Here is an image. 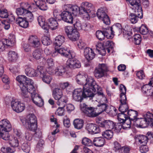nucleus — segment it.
<instances>
[{"mask_svg": "<svg viewBox=\"0 0 153 153\" xmlns=\"http://www.w3.org/2000/svg\"><path fill=\"white\" fill-rule=\"evenodd\" d=\"M16 80L19 83V85L22 91V95L23 99L30 100L28 90L31 89V86H33V82L31 79L27 78L25 76L20 75L16 78Z\"/></svg>", "mask_w": 153, "mask_h": 153, "instance_id": "nucleus-1", "label": "nucleus"}, {"mask_svg": "<svg viewBox=\"0 0 153 153\" xmlns=\"http://www.w3.org/2000/svg\"><path fill=\"white\" fill-rule=\"evenodd\" d=\"M76 81L78 84L91 89L93 91H95L96 89H98V85L96 84L94 78L86 74L79 73L76 76Z\"/></svg>", "mask_w": 153, "mask_h": 153, "instance_id": "nucleus-2", "label": "nucleus"}, {"mask_svg": "<svg viewBox=\"0 0 153 153\" xmlns=\"http://www.w3.org/2000/svg\"><path fill=\"white\" fill-rule=\"evenodd\" d=\"M93 96L92 92L91 89L83 87L82 88L75 89L73 92V98L75 101L81 102L84 98L90 97Z\"/></svg>", "mask_w": 153, "mask_h": 153, "instance_id": "nucleus-3", "label": "nucleus"}, {"mask_svg": "<svg viewBox=\"0 0 153 153\" xmlns=\"http://www.w3.org/2000/svg\"><path fill=\"white\" fill-rule=\"evenodd\" d=\"M21 121L23 125L27 129L34 131L37 129V120L34 114H29Z\"/></svg>", "mask_w": 153, "mask_h": 153, "instance_id": "nucleus-4", "label": "nucleus"}, {"mask_svg": "<svg viewBox=\"0 0 153 153\" xmlns=\"http://www.w3.org/2000/svg\"><path fill=\"white\" fill-rule=\"evenodd\" d=\"M136 122L139 124L137 125L140 127L144 128L148 126L153 125V114L149 112H147L144 115V118H138Z\"/></svg>", "mask_w": 153, "mask_h": 153, "instance_id": "nucleus-5", "label": "nucleus"}, {"mask_svg": "<svg viewBox=\"0 0 153 153\" xmlns=\"http://www.w3.org/2000/svg\"><path fill=\"white\" fill-rule=\"evenodd\" d=\"M31 89L28 90V92L30 95V94L31 97L33 102L36 105L39 106H42L44 104L43 100L41 97L37 94L36 88L34 86H31Z\"/></svg>", "mask_w": 153, "mask_h": 153, "instance_id": "nucleus-6", "label": "nucleus"}, {"mask_svg": "<svg viewBox=\"0 0 153 153\" xmlns=\"http://www.w3.org/2000/svg\"><path fill=\"white\" fill-rule=\"evenodd\" d=\"M95 9L93 5L88 2H82L80 7L76 5L65 4L62 6L63 10H90Z\"/></svg>", "mask_w": 153, "mask_h": 153, "instance_id": "nucleus-7", "label": "nucleus"}, {"mask_svg": "<svg viewBox=\"0 0 153 153\" xmlns=\"http://www.w3.org/2000/svg\"><path fill=\"white\" fill-rule=\"evenodd\" d=\"M16 42L15 37L13 34L9 35L8 39H4L0 41V51H2L7 46H12Z\"/></svg>", "mask_w": 153, "mask_h": 153, "instance_id": "nucleus-8", "label": "nucleus"}, {"mask_svg": "<svg viewBox=\"0 0 153 153\" xmlns=\"http://www.w3.org/2000/svg\"><path fill=\"white\" fill-rule=\"evenodd\" d=\"M52 95L53 98L57 100V104H59V103L67 102V97L65 95H63L61 89L58 88H56L53 91Z\"/></svg>", "mask_w": 153, "mask_h": 153, "instance_id": "nucleus-9", "label": "nucleus"}, {"mask_svg": "<svg viewBox=\"0 0 153 153\" xmlns=\"http://www.w3.org/2000/svg\"><path fill=\"white\" fill-rule=\"evenodd\" d=\"M108 71L107 66L104 64H100L96 68L94 72L95 76L98 79L106 76V72Z\"/></svg>", "mask_w": 153, "mask_h": 153, "instance_id": "nucleus-10", "label": "nucleus"}, {"mask_svg": "<svg viewBox=\"0 0 153 153\" xmlns=\"http://www.w3.org/2000/svg\"><path fill=\"white\" fill-rule=\"evenodd\" d=\"M75 54L73 52V55H70L69 59L67 60L66 63L67 67L71 69L79 68L81 65L80 62L76 59L74 58Z\"/></svg>", "mask_w": 153, "mask_h": 153, "instance_id": "nucleus-11", "label": "nucleus"}, {"mask_svg": "<svg viewBox=\"0 0 153 153\" xmlns=\"http://www.w3.org/2000/svg\"><path fill=\"white\" fill-rule=\"evenodd\" d=\"M98 86V89H96L94 91H93L91 89V91L92 92L93 96L91 97H94L96 100V101L100 103L101 102H107V100L105 95L104 94L102 91L101 90L100 87Z\"/></svg>", "mask_w": 153, "mask_h": 153, "instance_id": "nucleus-12", "label": "nucleus"}, {"mask_svg": "<svg viewBox=\"0 0 153 153\" xmlns=\"http://www.w3.org/2000/svg\"><path fill=\"white\" fill-rule=\"evenodd\" d=\"M108 31L110 35L111 34L113 36L117 34L119 35L122 32V28L121 25L119 23H117L113 25L111 27L107 28Z\"/></svg>", "mask_w": 153, "mask_h": 153, "instance_id": "nucleus-13", "label": "nucleus"}, {"mask_svg": "<svg viewBox=\"0 0 153 153\" xmlns=\"http://www.w3.org/2000/svg\"><path fill=\"white\" fill-rule=\"evenodd\" d=\"M11 106L13 110L17 113L22 112L25 108L23 103L17 100H13L11 101Z\"/></svg>", "mask_w": 153, "mask_h": 153, "instance_id": "nucleus-14", "label": "nucleus"}, {"mask_svg": "<svg viewBox=\"0 0 153 153\" xmlns=\"http://www.w3.org/2000/svg\"><path fill=\"white\" fill-rule=\"evenodd\" d=\"M28 10L29 9H39L40 10H46L43 8V6H40L37 3L29 5L28 3H22L20 4V7L18 8L17 10Z\"/></svg>", "mask_w": 153, "mask_h": 153, "instance_id": "nucleus-15", "label": "nucleus"}, {"mask_svg": "<svg viewBox=\"0 0 153 153\" xmlns=\"http://www.w3.org/2000/svg\"><path fill=\"white\" fill-rule=\"evenodd\" d=\"M62 19L65 22L72 24L73 23V18L72 13L69 11L64 10L59 14Z\"/></svg>", "mask_w": 153, "mask_h": 153, "instance_id": "nucleus-16", "label": "nucleus"}, {"mask_svg": "<svg viewBox=\"0 0 153 153\" xmlns=\"http://www.w3.org/2000/svg\"><path fill=\"white\" fill-rule=\"evenodd\" d=\"M98 125L101 127L109 130L113 129L115 126L114 122L109 120H104L102 122H99Z\"/></svg>", "mask_w": 153, "mask_h": 153, "instance_id": "nucleus-17", "label": "nucleus"}, {"mask_svg": "<svg viewBox=\"0 0 153 153\" xmlns=\"http://www.w3.org/2000/svg\"><path fill=\"white\" fill-rule=\"evenodd\" d=\"M149 2L148 0L143 1L141 4L140 2V0L135 2L132 7L131 8L132 10H142L143 8L146 9L148 7Z\"/></svg>", "mask_w": 153, "mask_h": 153, "instance_id": "nucleus-18", "label": "nucleus"}, {"mask_svg": "<svg viewBox=\"0 0 153 153\" xmlns=\"http://www.w3.org/2000/svg\"><path fill=\"white\" fill-rule=\"evenodd\" d=\"M84 54L85 58L88 61L92 60L95 56L94 51L89 48H86L84 49Z\"/></svg>", "mask_w": 153, "mask_h": 153, "instance_id": "nucleus-19", "label": "nucleus"}, {"mask_svg": "<svg viewBox=\"0 0 153 153\" xmlns=\"http://www.w3.org/2000/svg\"><path fill=\"white\" fill-rule=\"evenodd\" d=\"M86 129L91 134L98 133L100 131L99 127L96 124L92 123L88 124L86 126Z\"/></svg>", "mask_w": 153, "mask_h": 153, "instance_id": "nucleus-20", "label": "nucleus"}, {"mask_svg": "<svg viewBox=\"0 0 153 153\" xmlns=\"http://www.w3.org/2000/svg\"><path fill=\"white\" fill-rule=\"evenodd\" d=\"M134 139L136 142L140 144H146L148 140L147 136L141 134L136 135Z\"/></svg>", "mask_w": 153, "mask_h": 153, "instance_id": "nucleus-21", "label": "nucleus"}, {"mask_svg": "<svg viewBox=\"0 0 153 153\" xmlns=\"http://www.w3.org/2000/svg\"><path fill=\"white\" fill-rule=\"evenodd\" d=\"M29 40L30 45L32 47H37L40 44L39 39L36 36H30Z\"/></svg>", "mask_w": 153, "mask_h": 153, "instance_id": "nucleus-22", "label": "nucleus"}, {"mask_svg": "<svg viewBox=\"0 0 153 153\" xmlns=\"http://www.w3.org/2000/svg\"><path fill=\"white\" fill-rule=\"evenodd\" d=\"M107 28L105 30L103 31L101 30H97L96 33V37L100 40H103L105 36L107 38L111 37L109 35V33L108 32Z\"/></svg>", "mask_w": 153, "mask_h": 153, "instance_id": "nucleus-23", "label": "nucleus"}, {"mask_svg": "<svg viewBox=\"0 0 153 153\" xmlns=\"http://www.w3.org/2000/svg\"><path fill=\"white\" fill-rule=\"evenodd\" d=\"M10 131L0 125V137L3 140H7L9 139L8 132Z\"/></svg>", "mask_w": 153, "mask_h": 153, "instance_id": "nucleus-24", "label": "nucleus"}, {"mask_svg": "<svg viewBox=\"0 0 153 153\" xmlns=\"http://www.w3.org/2000/svg\"><path fill=\"white\" fill-rule=\"evenodd\" d=\"M128 115V120L131 121H134L135 122L137 120V116L138 115V112L137 111H134L132 109L128 110L127 113Z\"/></svg>", "mask_w": 153, "mask_h": 153, "instance_id": "nucleus-25", "label": "nucleus"}, {"mask_svg": "<svg viewBox=\"0 0 153 153\" xmlns=\"http://www.w3.org/2000/svg\"><path fill=\"white\" fill-rule=\"evenodd\" d=\"M126 100L127 99H120V104L119 110L121 112H126L128 109V108L126 102Z\"/></svg>", "mask_w": 153, "mask_h": 153, "instance_id": "nucleus-26", "label": "nucleus"}, {"mask_svg": "<svg viewBox=\"0 0 153 153\" xmlns=\"http://www.w3.org/2000/svg\"><path fill=\"white\" fill-rule=\"evenodd\" d=\"M16 24L24 28H26L28 26V21L24 18L18 17L16 19Z\"/></svg>", "mask_w": 153, "mask_h": 153, "instance_id": "nucleus-27", "label": "nucleus"}, {"mask_svg": "<svg viewBox=\"0 0 153 153\" xmlns=\"http://www.w3.org/2000/svg\"><path fill=\"white\" fill-rule=\"evenodd\" d=\"M48 28H50L52 30L56 29L58 26V24L56 19L53 18H51L48 19Z\"/></svg>", "mask_w": 153, "mask_h": 153, "instance_id": "nucleus-28", "label": "nucleus"}, {"mask_svg": "<svg viewBox=\"0 0 153 153\" xmlns=\"http://www.w3.org/2000/svg\"><path fill=\"white\" fill-rule=\"evenodd\" d=\"M142 91L148 96H153V87L149 85H145L142 88Z\"/></svg>", "mask_w": 153, "mask_h": 153, "instance_id": "nucleus-29", "label": "nucleus"}, {"mask_svg": "<svg viewBox=\"0 0 153 153\" xmlns=\"http://www.w3.org/2000/svg\"><path fill=\"white\" fill-rule=\"evenodd\" d=\"M67 102H63L59 103V104H57L58 106L60 107L58 108L56 110L55 114L56 115L59 116H62L64 115V107Z\"/></svg>", "mask_w": 153, "mask_h": 153, "instance_id": "nucleus-30", "label": "nucleus"}, {"mask_svg": "<svg viewBox=\"0 0 153 153\" xmlns=\"http://www.w3.org/2000/svg\"><path fill=\"white\" fill-rule=\"evenodd\" d=\"M105 143V139L102 137H95L93 140V144L97 147L102 146Z\"/></svg>", "mask_w": 153, "mask_h": 153, "instance_id": "nucleus-31", "label": "nucleus"}, {"mask_svg": "<svg viewBox=\"0 0 153 153\" xmlns=\"http://www.w3.org/2000/svg\"><path fill=\"white\" fill-rule=\"evenodd\" d=\"M65 38L63 36L59 35L56 36L54 44L55 47H60L65 42Z\"/></svg>", "mask_w": 153, "mask_h": 153, "instance_id": "nucleus-32", "label": "nucleus"}, {"mask_svg": "<svg viewBox=\"0 0 153 153\" xmlns=\"http://www.w3.org/2000/svg\"><path fill=\"white\" fill-rule=\"evenodd\" d=\"M38 22L39 25L44 30H47L48 27L45 22V18L42 16H39L38 18Z\"/></svg>", "mask_w": 153, "mask_h": 153, "instance_id": "nucleus-33", "label": "nucleus"}, {"mask_svg": "<svg viewBox=\"0 0 153 153\" xmlns=\"http://www.w3.org/2000/svg\"><path fill=\"white\" fill-rule=\"evenodd\" d=\"M25 74L29 77L36 76L38 75V73L34 69L31 68H27L25 70Z\"/></svg>", "mask_w": 153, "mask_h": 153, "instance_id": "nucleus-34", "label": "nucleus"}, {"mask_svg": "<svg viewBox=\"0 0 153 153\" xmlns=\"http://www.w3.org/2000/svg\"><path fill=\"white\" fill-rule=\"evenodd\" d=\"M84 114L89 117H95L99 115L98 114L94 111V109L92 107H89Z\"/></svg>", "mask_w": 153, "mask_h": 153, "instance_id": "nucleus-35", "label": "nucleus"}, {"mask_svg": "<svg viewBox=\"0 0 153 153\" xmlns=\"http://www.w3.org/2000/svg\"><path fill=\"white\" fill-rule=\"evenodd\" d=\"M69 39L71 41H75L78 39L79 37V33L75 29L68 36Z\"/></svg>", "mask_w": 153, "mask_h": 153, "instance_id": "nucleus-36", "label": "nucleus"}, {"mask_svg": "<svg viewBox=\"0 0 153 153\" xmlns=\"http://www.w3.org/2000/svg\"><path fill=\"white\" fill-rule=\"evenodd\" d=\"M59 53L61 55L64 56L65 57H69L70 55H73V52H71L70 51H68L67 49L63 48H60L59 49H57Z\"/></svg>", "mask_w": 153, "mask_h": 153, "instance_id": "nucleus-37", "label": "nucleus"}, {"mask_svg": "<svg viewBox=\"0 0 153 153\" xmlns=\"http://www.w3.org/2000/svg\"><path fill=\"white\" fill-rule=\"evenodd\" d=\"M18 58L17 53L15 51H10L8 53V59L9 61L15 62Z\"/></svg>", "mask_w": 153, "mask_h": 153, "instance_id": "nucleus-38", "label": "nucleus"}, {"mask_svg": "<svg viewBox=\"0 0 153 153\" xmlns=\"http://www.w3.org/2000/svg\"><path fill=\"white\" fill-rule=\"evenodd\" d=\"M83 121L81 119H76L74 121V125L75 128L79 129L82 128L83 126Z\"/></svg>", "mask_w": 153, "mask_h": 153, "instance_id": "nucleus-39", "label": "nucleus"}, {"mask_svg": "<svg viewBox=\"0 0 153 153\" xmlns=\"http://www.w3.org/2000/svg\"><path fill=\"white\" fill-rule=\"evenodd\" d=\"M42 51L40 49H38L34 51L33 53V57L36 60H39L42 57Z\"/></svg>", "mask_w": 153, "mask_h": 153, "instance_id": "nucleus-40", "label": "nucleus"}, {"mask_svg": "<svg viewBox=\"0 0 153 153\" xmlns=\"http://www.w3.org/2000/svg\"><path fill=\"white\" fill-rule=\"evenodd\" d=\"M107 102H101V104L97 105V109L98 111L97 114L99 115L104 111H106L107 107V105L105 104Z\"/></svg>", "mask_w": 153, "mask_h": 153, "instance_id": "nucleus-41", "label": "nucleus"}, {"mask_svg": "<svg viewBox=\"0 0 153 153\" xmlns=\"http://www.w3.org/2000/svg\"><path fill=\"white\" fill-rule=\"evenodd\" d=\"M66 71L65 68L62 66H58L55 69V74L57 76H62Z\"/></svg>", "mask_w": 153, "mask_h": 153, "instance_id": "nucleus-42", "label": "nucleus"}, {"mask_svg": "<svg viewBox=\"0 0 153 153\" xmlns=\"http://www.w3.org/2000/svg\"><path fill=\"white\" fill-rule=\"evenodd\" d=\"M102 136L108 140H110L112 138L113 135V133L111 130L107 129L103 132Z\"/></svg>", "mask_w": 153, "mask_h": 153, "instance_id": "nucleus-43", "label": "nucleus"}, {"mask_svg": "<svg viewBox=\"0 0 153 153\" xmlns=\"http://www.w3.org/2000/svg\"><path fill=\"white\" fill-rule=\"evenodd\" d=\"M120 99H127L126 94V87L123 85H121L120 86Z\"/></svg>", "mask_w": 153, "mask_h": 153, "instance_id": "nucleus-44", "label": "nucleus"}, {"mask_svg": "<svg viewBox=\"0 0 153 153\" xmlns=\"http://www.w3.org/2000/svg\"><path fill=\"white\" fill-rule=\"evenodd\" d=\"M134 30L139 31L141 34L145 35L147 34L148 32V30L146 27L144 25H142L139 28H136Z\"/></svg>", "mask_w": 153, "mask_h": 153, "instance_id": "nucleus-45", "label": "nucleus"}, {"mask_svg": "<svg viewBox=\"0 0 153 153\" xmlns=\"http://www.w3.org/2000/svg\"><path fill=\"white\" fill-rule=\"evenodd\" d=\"M1 123L2 124L1 125L4 128L9 131L11 130V126L8 120L5 119H3L1 120Z\"/></svg>", "mask_w": 153, "mask_h": 153, "instance_id": "nucleus-46", "label": "nucleus"}, {"mask_svg": "<svg viewBox=\"0 0 153 153\" xmlns=\"http://www.w3.org/2000/svg\"><path fill=\"white\" fill-rule=\"evenodd\" d=\"M117 119L119 122L123 123L125 121H127L128 119V117L125 113H119L117 115Z\"/></svg>", "mask_w": 153, "mask_h": 153, "instance_id": "nucleus-47", "label": "nucleus"}, {"mask_svg": "<svg viewBox=\"0 0 153 153\" xmlns=\"http://www.w3.org/2000/svg\"><path fill=\"white\" fill-rule=\"evenodd\" d=\"M9 142L10 145L14 147H18L19 144V139L16 137L10 140Z\"/></svg>", "mask_w": 153, "mask_h": 153, "instance_id": "nucleus-48", "label": "nucleus"}, {"mask_svg": "<svg viewBox=\"0 0 153 153\" xmlns=\"http://www.w3.org/2000/svg\"><path fill=\"white\" fill-rule=\"evenodd\" d=\"M82 144L86 146H91L93 144V141L88 138L84 137L82 139Z\"/></svg>", "mask_w": 153, "mask_h": 153, "instance_id": "nucleus-49", "label": "nucleus"}, {"mask_svg": "<svg viewBox=\"0 0 153 153\" xmlns=\"http://www.w3.org/2000/svg\"><path fill=\"white\" fill-rule=\"evenodd\" d=\"M37 69L39 72L40 76L41 77L47 74V69L44 67L38 66Z\"/></svg>", "mask_w": 153, "mask_h": 153, "instance_id": "nucleus-50", "label": "nucleus"}, {"mask_svg": "<svg viewBox=\"0 0 153 153\" xmlns=\"http://www.w3.org/2000/svg\"><path fill=\"white\" fill-rule=\"evenodd\" d=\"M103 45L105 48H112L114 46V43L111 40H108L107 41H104Z\"/></svg>", "mask_w": 153, "mask_h": 153, "instance_id": "nucleus-51", "label": "nucleus"}, {"mask_svg": "<svg viewBox=\"0 0 153 153\" xmlns=\"http://www.w3.org/2000/svg\"><path fill=\"white\" fill-rule=\"evenodd\" d=\"M41 78L43 82L47 84H50L52 79V77L51 76L47 74Z\"/></svg>", "mask_w": 153, "mask_h": 153, "instance_id": "nucleus-52", "label": "nucleus"}, {"mask_svg": "<svg viewBox=\"0 0 153 153\" xmlns=\"http://www.w3.org/2000/svg\"><path fill=\"white\" fill-rule=\"evenodd\" d=\"M42 43L45 45H49L51 42L50 38L46 36H44L42 37Z\"/></svg>", "mask_w": 153, "mask_h": 153, "instance_id": "nucleus-53", "label": "nucleus"}, {"mask_svg": "<svg viewBox=\"0 0 153 153\" xmlns=\"http://www.w3.org/2000/svg\"><path fill=\"white\" fill-rule=\"evenodd\" d=\"M1 151L3 153H12L14 152V150L10 147L5 146H3L1 148Z\"/></svg>", "mask_w": 153, "mask_h": 153, "instance_id": "nucleus-54", "label": "nucleus"}, {"mask_svg": "<svg viewBox=\"0 0 153 153\" xmlns=\"http://www.w3.org/2000/svg\"><path fill=\"white\" fill-rule=\"evenodd\" d=\"M134 41V43L137 45L140 44L141 41V37L140 35L136 34L133 36Z\"/></svg>", "mask_w": 153, "mask_h": 153, "instance_id": "nucleus-55", "label": "nucleus"}, {"mask_svg": "<svg viewBox=\"0 0 153 153\" xmlns=\"http://www.w3.org/2000/svg\"><path fill=\"white\" fill-rule=\"evenodd\" d=\"M123 123H123L121 125V126L122 128L124 129H127L129 128L131 126L130 125L131 123V121L130 120H127V121L126 120Z\"/></svg>", "mask_w": 153, "mask_h": 153, "instance_id": "nucleus-56", "label": "nucleus"}, {"mask_svg": "<svg viewBox=\"0 0 153 153\" xmlns=\"http://www.w3.org/2000/svg\"><path fill=\"white\" fill-rule=\"evenodd\" d=\"M130 20L131 23L135 24L137 23L138 20V17L135 14L130 13L129 14Z\"/></svg>", "mask_w": 153, "mask_h": 153, "instance_id": "nucleus-57", "label": "nucleus"}, {"mask_svg": "<svg viewBox=\"0 0 153 153\" xmlns=\"http://www.w3.org/2000/svg\"><path fill=\"white\" fill-rule=\"evenodd\" d=\"M80 16L84 18H86L88 19L90 16V14L89 13L90 10H80Z\"/></svg>", "mask_w": 153, "mask_h": 153, "instance_id": "nucleus-58", "label": "nucleus"}, {"mask_svg": "<svg viewBox=\"0 0 153 153\" xmlns=\"http://www.w3.org/2000/svg\"><path fill=\"white\" fill-rule=\"evenodd\" d=\"M107 14L104 10H97V15L99 19H102Z\"/></svg>", "mask_w": 153, "mask_h": 153, "instance_id": "nucleus-59", "label": "nucleus"}, {"mask_svg": "<svg viewBox=\"0 0 153 153\" xmlns=\"http://www.w3.org/2000/svg\"><path fill=\"white\" fill-rule=\"evenodd\" d=\"M75 29L74 27L72 26H68L65 27V30L67 36H68V35L70 34Z\"/></svg>", "mask_w": 153, "mask_h": 153, "instance_id": "nucleus-60", "label": "nucleus"}, {"mask_svg": "<svg viewBox=\"0 0 153 153\" xmlns=\"http://www.w3.org/2000/svg\"><path fill=\"white\" fill-rule=\"evenodd\" d=\"M22 147L24 152L26 153L29 152L30 150L29 144L26 143H24L22 144Z\"/></svg>", "mask_w": 153, "mask_h": 153, "instance_id": "nucleus-61", "label": "nucleus"}, {"mask_svg": "<svg viewBox=\"0 0 153 153\" xmlns=\"http://www.w3.org/2000/svg\"><path fill=\"white\" fill-rule=\"evenodd\" d=\"M1 24V25L4 27V29L6 30H8L10 27V23L7 21L4 20L1 21L0 20V25Z\"/></svg>", "mask_w": 153, "mask_h": 153, "instance_id": "nucleus-62", "label": "nucleus"}, {"mask_svg": "<svg viewBox=\"0 0 153 153\" xmlns=\"http://www.w3.org/2000/svg\"><path fill=\"white\" fill-rule=\"evenodd\" d=\"M25 15L27 17V19L30 22H31L34 19V16L33 14L29 10L26 12Z\"/></svg>", "mask_w": 153, "mask_h": 153, "instance_id": "nucleus-63", "label": "nucleus"}, {"mask_svg": "<svg viewBox=\"0 0 153 153\" xmlns=\"http://www.w3.org/2000/svg\"><path fill=\"white\" fill-rule=\"evenodd\" d=\"M130 149L126 146L122 147L119 152V153H129Z\"/></svg>", "mask_w": 153, "mask_h": 153, "instance_id": "nucleus-64", "label": "nucleus"}]
</instances>
